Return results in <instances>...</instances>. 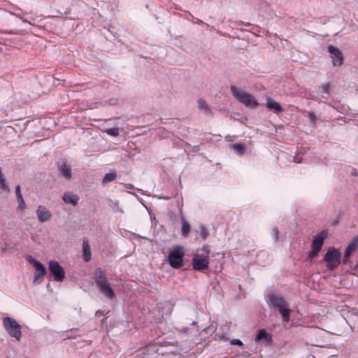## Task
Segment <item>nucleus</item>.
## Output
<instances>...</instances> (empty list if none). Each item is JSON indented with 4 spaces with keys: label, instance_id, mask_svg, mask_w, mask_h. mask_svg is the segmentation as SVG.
Returning <instances> with one entry per match:
<instances>
[{
    "label": "nucleus",
    "instance_id": "nucleus-2",
    "mask_svg": "<svg viewBox=\"0 0 358 358\" xmlns=\"http://www.w3.org/2000/svg\"><path fill=\"white\" fill-rule=\"evenodd\" d=\"M94 281L99 292L109 299L115 297V292L108 281L104 271L97 268L95 271Z\"/></svg>",
    "mask_w": 358,
    "mask_h": 358
},
{
    "label": "nucleus",
    "instance_id": "nucleus-5",
    "mask_svg": "<svg viewBox=\"0 0 358 358\" xmlns=\"http://www.w3.org/2000/svg\"><path fill=\"white\" fill-rule=\"evenodd\" d=\"M3 327L8 334L17 341H20L22 336L21 326L15 320L11 317H5L3 320Z\"/></svg>",
    "mask_w": 358,
    "mask_h": 358
},
{
    "label": "nucleus",
    "instance_id": "nucleus-27",
    "mask_svg": "<svg viewBox=\"0 0 358 358\" xmlns=\"http://www.w3.org/2000/svg\"><path fill=\"white\" fill-rule=\"evenodd\" d=\"M322 90L323 93L329 94L330 91V85L329 83H325L322 85Z\"/></svg>",
    "mask_w": 358,
    "mask_h": 358
},
{
    "label": "nucleus",
    "instance_id": "nucleus-28",
    "mask_svg": "<svg viewBox=\"0 0 358 358\" xmlns=\"http://www.w3.org/2000/svg\"><path fill=\"white\" fill-rule=\"evenodd\" d=\"M0 186L1 188L3 190H8V187L6 184V180L5 178L0 180Z\"/></svg>",
    "mask_w": 358,
    "mask_h": 358
},
{
    "label": "nucleus",
    "instance_id": "nucleus-37",
    "mask_svg": "<svg viewBox=\"0 0 358 358\" xmlns=\"http://www.w3.org/2000/svg\"><path fill=\"white\" fill-rule=\"evenodd\" d=\"M352 311V314L353 315H355L358 317V310H356L353 309Z\"/></svg>",
    "mask_w": 358,
    "mask_h": 358
},
{
    "label": "nucleus",
    "instance_id": "nucleus-25",
    "mask_svg": "<svg viewBox=\"0 0 358 358\" xmlns=\"http://www.w3.org/2000/svg\"><path fill=\"white\" fill-rule=\"evenodd\" d=\"M358 248V244L355 243L353 240L349 243L347 247V249L352 252H355Z\"/></svg>",
    "mask_w": 358,
    "mask_h": 358
},
{
    "label": "nucleus",
    "instance_id": "nucleus-35",
    "mask_svg": "<svg viewBox=\"0 0 358 358\" xmlns=\"http://www.w3.org/2000/svg\"><path fill=\"white\" fill-rule=\"evenodd\" d=\"M294 161L296 162V163H301V159H299L298 157H295L294 158Z\"/></svg>",
    "mask_w": 358,
    "mask_h": 358
},
{
    "label": "nucleus",
    "instance_id": "nucleus-39",
    "mask_svg": "<svg viewBox=\"0 0 358 358\" xmlns=\"http://www.w3.org/2000/svg\"><path fill=\"white\" fill-rule=\"evenodd\" d=\"M196 24H203V21L201 20H197L196 22Z\"/></svg>",
    "mask_w": 358,
    "mask_h": 358
},
{
    "label": "nucleus",
    "instance_id": "nucleus-8",
    "mask_svg": "<svg viewBox=\"0 0 358 358\" xmlns=\"http://www.w3.org/2000/svg\"><path fill=\"white\" fill-rule=\"evenodd\" d=\"M49 270L52 274L55 280L57 282L62 281L65 278L64 269L60 266L59 262L55 260L49 262Z\"/></svg>",
    "mask_w": 358,
    "mask_h": 358
},
{
    "label": "nucleus",
    "instance_id": "nucleus-33",
    "mask_svg": "<svg viewBox=\"0 0 358 358\" xmlns=\"http://www.w3.org/2000/svg\"><path fill=\"white\" fill-rule=\"evenodd\" d=\"M266 256H267V255H266V252H260V253L257 255V262H258L259 264H261V262H260V260H259V258H260L261 257H266Z\"/></svg>",
    "mask_w": 358,
    "mask_h": 358
},
{
    "label": "nucleus",
    "instance_id": "nucleus-30",
    "mask_svg": "<svg viewBox=\"0 0 358 358\" xmlns=\"http://www.w3.org/2000/svg\"><path fill=\"white\" fill-rule=\"evenodd\" d=\"M230 343L232 345H239V346H242L243 345V342L239 339H233L231 341Z\"/></svg>",
    "mask_w": 358,
    "mask_h": 358
},
{
    "label": "nucleus",
    "instance_id": "nucleus-34",
    "mask_svg": "<svg viewBox=\"0 0 358 358\" xmlns=\"http://www.w3.org/2000/svg\"><path fill=\"white\" fill-rule=\"evenodd\" d=\"M202 250L204 251L207 254V255L210 252V247L208 245L203 246Z\"/></svg>",
    "mask_w": 358,
    "mask_h": 358
},
{
    "label": "nucleus",
    "instance_id": "nucleus-6",
    "mask_svg": "<svg viewBox=\"0 0 358 358\" xmlns=\"http://www.w3.org/2000/svg\"><path fill=\"white\" fill-rule=\"evenodd\" d=\"M184 252L182 247L176 245L168 256V261L171 267L180 268L183 266Z\"/></svg>",
    "mask_w": 358,
    "mask_h": 358
},
{
    "label": "nucleus",
    "instance_id": "nucleus-21",
    "mask_svg": "<svg viewBox=\"0 0 358 358\" xmlns=\"http://www.w3.org/2000/svg\"><path fill=\"white\" fill-rule=\"evenodd\" d=\"M231 148L239 155H243L245 152V146L241 143H234L231 145Z\"/></svg>",
    "mask_w": 358,
    "mask_h": 358
},
{
    "label": "nucleus",
    "instance_id": "nucleus-19",
    "mask_svg": "<svg viewBox=\"0 0 358 358\" xmlns=\"http://www.w3.org/2000/svg\"><path fill=\"white\" fill-rule=\"evenodd\" d=\"M190 232V226L188 222L183 220L182 221V228H181V234L184 237H187Z\"/></svg>",
    "mask_w": 358,
    "mask_h": 358
},
{
    "label": "nucleus",
    "instance_id": "nucleus-14",
    "mask_svg": "<svg viewBox=\"0 0 358 358\" xmlns=\"http://www.w3.org/2000/svg\"><path fill=\"white\" fill-rule=\"evenodd\" d=\"M62 199L64 203H69L75 206L78 203L79 196L72 192H65L63 194Z\"/></svg>",
    "mask_w": 358,
    "mask_h": 358
},
{
    "label": "nucleus",
    "instance_id": "nucleus-4",
    "mask_svg": "<svg viewBox=\"0 0 358 358\" xmlns=\"http://www.w3.org/2000/svg\"><path fill=\"white\" fill-rule=\"evenodd\" d=\"M324 261L327 263V268L329 271H334L341 262V253L338 249L331 247L325 254Z\"/></svg>",
    "mask_w": 358,
    "mask_h": 358
},
{
    "label": "nucleus",
    "instance_id": "nucleus-9",
    "mask_svg": "<svg viewBox=\"0 0 358 358\" xmlns=\"http://www.w3.org/2000/svg\"><path fill=\"white\" fill-rule=\"evenodd\" d=\"M192 266L195 271H203L208 268L209 257L208 255L196 254L192 259Z\"/></svg>",
    "mask_w": 358,
    "mask_h": 358
},
{
    "label": "nucleus",
    "instance_id": "nucleus-1",
    "mask_svg": "<svg viewBox=\"0 0 358 358\" xmlns=\"http://www.w3.org/2000/svg\"><path fill=\"white\" fill-rule=\"evenodd\" d=\"M268 301L271 307L278 310L282 316L283 322H289L291 310L289 309V304L281 294L278 293L268 294Z\"/></svg>",
    "mask_w": 358,
    "mask_h": 358
},
{
    "label": "nucleus",
    "instance_id": "nucleus-17",
    "mask_svg": "<svg viewBox=\"0 0 358 358\" xmlns=\"http://www.w3.org/2000/svg\"><path fill=\"white\" fill-rule=\"evenodd\" d=\"M83 256L85 262H88L91 259L90 247L87 239L83 240Z\"/></svg>",
    "mask_w": 358,
    "mask_h": 358
},
{
    "label": "nucleus",
    "instance_id": "nucleus-26",
    "mask_svg": "<svg viewBox=\"0 0 358 358\" xmlns=\"http://www.w3.org/2000/svg\"><path fill=\"white\" fill-rule=\"evenodd\" d=\"M208 231L204 226L201 227V236L205 240L208 236Z\"/></svg>",
    "mask_w": 358,
    "mask_h": 358
},
{
    "label": "nucleus",
    "instance_id": "nucleus-32",
    "mask_svg": "<svg viewBox=\"0 0 358 358\" xmlns=\"http://www.w3.org/2000/svg\"><path fill=\"white\" fill-rule=\"evenodd\" d=\"M15 195H16V197L17 198L18 196H22V193H21V189H20V185H17L16 187H15Z\"/></svg>",
    "mask_w": 358,
    "mask_h": 358
},
{
    "label": "nucleus",
    "instance_id": "nucleus-41",
    "mask_svg": "<svg viewBox=\"0 0 358 358\" xmlns=\"http://www.w3.org/2000/svg\"><path fill=\"white\" fill-rule=\"evenodd\" d=\"M355 270H356V271H358V265H357V266H356V267H355Z\"/></svg>",
    "mask_w": 358,
    "mask_h": 358
},
{
    "label": "nucleus",
    "instance_id": "nucleus-20",
    "mask_svg": "<svg viewBox=\"0 0 358 358\" xmlns=\"http://www.w3.org/2000/svg\"><path fill=\"white\" fill-rule=\"evenodd\" d=\"M198 106L201 110L204 111L206 113H210V109L205 100L202 99H199Z\"/></svg>",
    "mask_w": 358,
    "mask_h": 358
},
{
    "label": "nucleus",
    "instance_id": "nucleus-31",
    "mask_svg": "<svg viewBox=\"0 0 358 358\" xmlns=\"http://www.w3.org/2000/svg\"><path fill=\"white\" fill-rule=\"evenodd\" d=\"M273 237L275 238V241H278V235H279V231H278V229L277 227H274L273 229Z\"/></svg>",
    "mask_w": 358,
    "mask_h": 358
},
{
    "label": "nucleus",
    "instance_id": "nucleus-38",
    "mask_svg": "<svg viewBox=\"0 0 358 358\" xmlns=\"http://www.w3.org/2000/svg\"><path fill=\"white\" fill-rule=\"evenodd\" d=\"M352 240L358 244V234L357 236H355Z\"/></svg>",
    "mask_w": 358,
    "mask_h": 358
},
{
    "label": "nucleus",
    "instance_id": "nucleus-36",
    "mask_svg": "<svg viewBox=\"0 0 358 358\" xmlns=\"http://www.w3.org/2000/svg\"><path fill=\"white\" fill-rule=\"evenodd\" d=\"M352 175L355 176H357L358 175V172L357 171L356 169H352Z\"/></svg>",
    "mask_w": 358,
    "mask_h": 358
},
{
    "label": "nucleus",
    "instance_id": "nucleus-22",
    "mask_svg": "<svg viewBox=\"0 0 358 358\" xmlns=\"http://www.w3.org/2000/svg\"><path fill=\"white\" fill-rule=\"evenodd\" d=\"M17 201L18 203V206H17L18 210H22L26 208V203H25V201H24L22 196H18L17 198Z\"/></svg>",
    "mask_w": 358,
    "mask_h": 358
},
{
    "label": "nucleus",
    "instance_id": "nucleus-40",
    "mask_svg": "<svg viewBox=\"0 0 358 358\" xmlns=\"http://www.w3.org/2000/svg\"><path fill=\"white\" fill-rule=\"evenodd\" d=\"M160 198H161V199H164L167 200V199H169L170 197H168V196H161Z\"/></svg>",
    "mask_w": 358,
    "mask_h": 358
},
{
    "label": "nucleus",
    "instance_id": "nucleus-7",
    "mask_svg": "<svg viewBox=\"0 0 358 358\" xmlns=\"http://www.w3.org/2000/svg\"><path fill=\"white\" fill-rule=\"evenodd\" d=\"M327 236L326 231H322L313 237L311 244V251L308 255L310 259L316 257L320 252L322 247L324 244V240Z\"/></svg>",
    "mask_w": 358,
    "mask_h": 358
},
{
    "label": "nucleus",
    "instance_id": "nucleus-24",
    "mask_svg": "<svg viewBox=\"0 0 358 358\" xmlns=\"http://www.w3.org/2000/svg\"><path fill=\"white\" fill-rule=\"evenodd\" d=\"M353 252L349 250L348 249H345V253H344V257H343V263L344 264H347L349 262V258H350V256L351 255V254Z\"/></svg>",
    "mask_w": 358,
    "mask_h": 358
},
{
    "label": "nucleus",
    "instance_id": "nucleus-11",
    "mask_svg": "<svg viewBox=\"0 0 358 358\" xmlns=\"http://www.w3.org/2000/svg\"><path fill=\"white\" fill-rule=\"evenodd\" d=\"M328 52L331 54L332 64L334 66H341L343 63V57L341 52L333 45L327 48Z\"/></svg>",
    "mask_w": 358,
    "mask_h": 358
},
{
    "label": "nucleus",
    "instance_id": "nucleus-13",
    "mask_svg": "<svg viewBox=\"0 0 358 358\" xmlns=\"http://www.w3.org/2000/svg\"><path fill=\"white\" fill-rule=\"evenodd\" d=\"M255 341L269 345L272 342V337L264 329H262L258 331L255 336Z\"/></svg>",
    "mask_w": 358,
    "mask_h": 358
},
{
    "label": "nucleus",
    "instance_id": "nucleus-29",
    "mask_svg": "<svg viewBox=\"0 0 358 358\" xmlns=\"http://www.w3.org/2000/svg\"><path fill=\"white\" fill-rule=\"evenodd\" d=\"M308 117L310 118L312 123L316 122V120H317L316 115H315V113L313 112L308 113Z\"/></svg>",
    "mask_w": 358,
    "mask_h": 358
},
{
    "label": "nucleus",
    "instance_id": "nucleus-23",
    "mask_svg": "<svg viewBox=\"0 0 358 358\" xmlns=\"http://www.w3.org/2000/svg\"><path fill=\"white\" fill-rule=\"evenodd\" d=\"M106 131L108 134L113 136H117L119 135V129L117 127L108 129Z\"/></svg>",
    "mask_w": 358,
    "mask_h": 358
},
{
    "label": "nucleus",
    "instance_id": "nucleus-10",
    "mask_svg": "<svg viewBox=\"0 0 358 358\" xmlns=\"http://www.w3.org/2000/svg\"><path fill=\"white\" fill-rule=\"evenodd\" d=\"M29 262L34 265L36 268V273L34 274V280L41 282L45 275H46V268L42 263L35 259H30Z\"/></svg>",
    "mask_w": 358,
    "mask_h": 358
},
{
    "label": "nucleus",
    "instance_id": "nucleus-12",
    "mask_svg": "<svg viewBox=\"0 0 358 358\" xmlns=\"http://www.w3.org/2000/svg\"><path fill=\"white\" fill-rule=\"evenodd\" d=\"M36 214L38 220L42 223L49 221L52 217L50 211L45 206L43 205H39L37 207Z\"/></svg>",
    "mask_w": 358,
    "mask_h": 358
},
{
    "label": "nucleus",
    "instance_id": "nucleus-3",
    "mask_svg": "<svg viewBox=\"0 0 358 358\" xmlns=\"http://www.w3.org/2000/svg\"><path fill=\"white\" fill-rule=\"evenodd\" d=\"M230 90L233 96L246 107L256 108L258 106L257 101L250 93L240 90L234 85H231Z\"/></svg>",
    "mask_w": 358,
    "mask_h": 358
},
{
    "label": "nucleus",
    "instance_id": "nucleus-16",
    "mask_svg": "<svg viewBox=\"0 0 358 358\" xmlns=\"http://www.w3.org/2000/svg\"><path fill=\"white\" fill-rule=\"evenodd\" d=\"M266 108L269 110H273L276 113H281L283 110L282 107L271 98H268L266 99Z\"/></svg>",
    "mask_w": 358,
    "mask_h": 358
},
{
    "label": "nucleus",
    "instance_id": "nucleus-18",
    "mask_svg": "<svg viewBox=\"0 0 358 358\" xmlns=\"http://www.w3.org/2000/svg\"><path fill=\"white\" fill-rule=\"evenodd\" d=\"M116 177L117 173L115 171H112L106 173L102 180V185H105L107 183L113 181L116 178Z\"/></svg>",
    "mask_w": 358,
    "mask_h": 358
},
{
    "label": "nucleus",
    "instance_id": "nucleus-15",
    "mask_svg": "<svg viewBox=\"0 0 358 358\" xmlns=\"http://www.w3.org/2000/svg\"><path fill=\"white\" fill-rule=\"evenodd\" d=\"M59 173L66 179H70L71 178V169L70 165L67 164L66 162H62L59 165Z\"/></svg>",
    "mask_w": 358,
    "mask_h": 358
}]
</instances>
